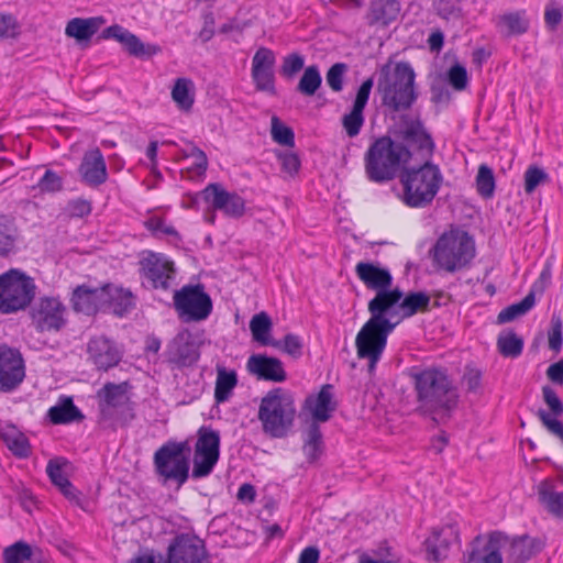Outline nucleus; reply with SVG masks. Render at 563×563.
Wrapping results in <instances>:
<instances>
[{"mask_svg": "<svg viewBox=\"0 0 563 563\" xmlns=\"http://www.w3.org/2000/svg\"><path fill=\"white\" fill-rule=\"evenodd\" d=\"M432 134L419 117L401 114L386 135L375 139L364 154L367 179L386 184L418 157H432L435 152Z\"/></svg>", "mask_w": 563, "mask_h": 563, "instance_id": "nucleus-1", "label": "nucleus"}, {"mask_svg": "<svg viewBox=\"0 0 563 563\" xmlns=\"http://www.w3.org/2000/svg\"><path fill=\"white\" fill-rule=\"evenodd\" d=\"M401 299L402 290L391 286L376 292L368 301L371 318L357 333L355 346L357 356L368 360L369 372L375 369L386 347L388 335L400 322Z\"/></svg>", "mask_w": 563, "mask_h": 563, "instance_id": "nucleus-2", "label": "nucleus"}, {"mask_svg": "<svg viewBox=\"0 0 563 563\" xmlns=\"http://www.w3.org/2000/svg\"><path fill=\"white\" fill-rule=\"evenodd\" d=\"M417 400V411L445 424L459 407L460 394L449 371L441 366L413 368L410 373Z\"/></svg>", "mask_w": 563, "mask_h": 563, "instance_id": "nucleus-3", "label": "nucleus"}, {"mask_svg": "<svg viewBox=\"0 0 563 563\" xmlns=\"http://www.w3.org/2000/svg\"><path fill=\"white\" fill-rule=\"evenodd\" d=\"M543 543L528 534L510 538L505 532L493 531L477 536L463 554V563H503L501 552L512 563H526L541 552Z\"/></svg>", "mask_w": 563, "mask_h": 563, "instance_id": "nucleus-4", "label": "nucleus"}, {"mask_svg": "<svg viewBox=\"0 0 563 563\" xmlns=\"http://www.w3.org/2000/svg\"><path fill=\"white\" fill-rule=\"evenodd\" d=\"M432 157H418V166H408L399 174L401 190L397 198L408 208L424 209L430 207L439 194L444 176Z\"/></svg>", "mask_w": 563, "mask_h": 563, "instance_id": "nucleus-5", "label": "nucleus"}, {"mask_svg": "<svg viewBox=\"0 0 563 563\" xmlns=\"http://www.w3.org/2000/svg\"><path fill=\"white\" fill-rule=\"evenodd\" d=\"M415 80V70L408 62H398L393 69L384 65L377 81L382 104L390 112L409 110L418 99Z\"/></svg>", "mask_w": 563, "mask_h": 563, "instance_id": "nucleus-6", "label": "nucleus"}, {"mask_svg": "<svg viewBox=\"0 0 563 563\" xmlns=\"http://www.w3.org/2000/svg\"><path fill=\"white\" fill-rule=\"evenodd\" d=\"M296 407L291 394L282 387L271 389L261 400L257 418L265 434L283 439L294 426Z\"/></svg>", "mask_w": 563, "mask_h": 563, "instance_id": "nucleus-7", "label": "nucleus"}, {"mask_svg": "<svg viewBox=\"0 0 563 563\" xmlns=\"http://www.w3.org/2000/svg\"><path fill=\"white\" fill-rule=\"evenodd\" d=\"M191 448L187 440H168L153 456L154 471L163 485L176 484L180 488L187 483L190 473Z\"/></svg>", "mask_w": 563, "mask_h": 563, "instance_id": "nucleus-8", "label": "nucleus"}, {"mask_svg": "<svg viewBox=\"0 0 563 563\" xmlns=\"http://www.w3.org/2000/svg\"><path fill=\"white\" fill-rule=\"evenodd\" d=\"M433 262L442 269L454 273L467 266L475 256V246L467 232L443 233L432 249Z\"/></svg>", "mask_w": 563, "mask_h": 563, "instance_id": "nucleus-9", "label": "nucleus"}, {"mask_svg": "<svg viewBox=\"0 0 563 563\" xmlns=\"http://www.w3.org/2000/svg\"><path fill=\"white\" fill-rule=\"evenodd\" d=\"M34 280L19 269L0 275V312L13 313L25 309L35 296Z\"/></svg>", "mask_w": 563, "mask_h": 563, "instance_id": "nucleus-10", "label": "nucleus"}, {"mask_svg": "<svg viewBox=\"0 0 563 563\" xmlns=\"http://www.w3.org/2000/svg\"><path fill=\"white\" fill-rule=\"evenodd\" d=\"M173 305L178 319L187 323L208 319L213 308L212 299L202 284H189L175 290Z\"/></svg>", "mask_w": 563, "mask_h": 563, "instance_id": "nucleus-11", "label": "nucleus"}, {"mask_svg": "<svg viewBox=\"0 0 563 563\" xmlns=\"http://www.w3.org/2000/svg\"><path fill=\"white\" fill-rule=\"evenodd\" d=\"M220 432L211 427L201 426L197 431V441L192 460L191 477H208L220 459Z\"/></svg>", "mask_w": 563, "mask_h": 563, "instance_id": "nucleus-12", "label": "nucleus"}, {"mask_svg": "<svg viewBox=\"0 0 563 563\" xmlns=\"http://www.w3.org/2000/svg\"><path fill=\"white\" fill-rule=\"evenodd\" d=\"M140 275L153 289L168 290L176 277L175 263L164 253L147 251L140 262Z\"/></svg>", "mask_w": 563, "mask_h": 563, "instance_id": "nucleus-13", "label": "nucleus"}, {"mask_svg": "<svg viewBox=\"0 0 563 563\" xmlns=\"http://www.w3.org/2000/svg\"><path fill=\"white\" fill-rule=\"evenodd\" d=\"M166 563H210L206 543L192 533L176 534L166 553Z\"/></svg>", "mask_w": 563, "mask_h": 563, "instance_id": "nucleus-14", "label": "nucleus"}, {"mask_svg": "<svg viewBox=\"0 0 563 563\" xmlns=\"http://www.w3.org/2000/svg\"><path fill=\"white\" fill-rule=\"evenodd\" d=\"M25 378V362L16 347L0 344V393H12Z\"/></svg>", "mask_w": 563, "mask_h": 563, "instance_id": "nucleus-15", "label": "nucleus"}, {"mask_svg": "<svg viewBox=\"0 0 563 563\" xmlns=\"http://www.w3.org/2000/svg\"><path fill=\"white\" fill-rule=\"evenodd\" d=\"M199 195L213 210L229 218L238 219L245 213V200L239 194L225 190L221 184H209Z\"/></svg>", "mask_w": 563, "mask_h": 563, "instance_id": "nucleus-16", "label": "nucleus"}, {"mask_svg": "<svg viewBox=\"0 0 563 563\" xmlns=\"http://www.w3.org/2000/svg\"><path fill=\"white\" fill-rule=\"evenodd\" d=\"M166 362L173 369L192 367L200 358L198 344L188 331L178 333L167 345Z\"/></svg>", "mask_w": 563, "mask_h": 563, "instance_id": "nucleus-17", "label": "nucleus"}, {"mask_svg": "<svg viewBox=\"0 0 563 563\" xmlns=\"http://www.w3.org/2000/svg\"><path fill=\"white\" fill-rule=\"evenodd\" d=\"M276 64L275 53L267 47H260L252 58L251 77L257 91L267 92L271 96L277 93L275 87Z\"/></svg>", "mask_w": 563, "mask_h": 563, "instance_id": "nucleus-18", "label": "nucleus"}, {"mask_svg": "<svg viewBox=\"0 0 563 563\" xmlns=\"http://www.w3.org/2000/svg\"><path fill=\"white\" fill-rule=\"evenodd\" d=\"M109 296L108 283L96 288L79 285L73 290L70 302L76 312H81L86 316H95L99 311L108 310Z\"/></svg>", "mask_w": 563, "mask_h": 563, "instance_id": "nucleus-19", "label": "nucleus"}, {"mask_svg": "<svg viewBox=\"0 0 563 563\" xmlns=\"http://www.w3.org/2000/svg\"><path fill=\"white\" fill-rule=\"evenodd\" d=\"M65 306L53 297L41 298L33 309V321L41 331H59L66 323Z\"/></svg>", "mask_w": 563, "mask_h": 563, "instance_id": "nucleus-20", "label": "nucleus"}, {"mask_svg": "<svg viewBox=\"0 0 563 563\" xmlns=\"http://www.w3.org/2000/svg\"><path fill=\"white\" fill-rule=\"evenodd\" d=\"M373 86V77L365 79L356 91L351 110L342 117V126L349 137L357 136L364 125V110L368 103Z\"/></svg>", "mask_w": 563, "mask_h": 563, "instance_id": "nucleus-21", "label": "nucleus"}, {"mask_svg": "<svg viewBox=\"0 0 563 563\" xmlns=\"http://www.w3.org/2000/svg\"><path fill=\"white\" fill-rule=\"evenodd\" d=\"M101 36L118 41L131 56L141 59H148L161 51L159 46L143 43L140 37L119 24L104 29Z\"/></svg>", "mask_w": 563, "mask_h": 563, "instance_id": "nucleus-22", "label": "nucleus"}, {"mask_svg": "<svg viewBox=\"0 0 563 563\" xmlns=\"http://www.w3.org/2000/svg\"><path fill=\"white\" fill-rule=\"evenodd\" d=\"M88 360L99 369L108 371L119 364L122 353L114 341L106 336L90 339L87 345Z\"/></svg>", "mask_w": 563, "mask_h": 563, "instance_id": "nucleus-23", "label": "nucleus"}, {"mask_svg": "<svg viewBox=\"0 0 563 563\" xmlns=\"http://www.w3.org/2000/svg\"><path fill=\"white\" fill-rule=\"evenodd\" d=\"M246 369L258 380L283 383L287 379L283 362L266 354H252L247 358Z\"/></svg>", "mask_w": 563, "mask_h": 563, "instance_id": "nucleus-24", "label": "nucleus"}, {"mask_svg": "<svg viewBox=\"0 0 563 563\" xmlns=\"http://www.w3.org/2000/svg\"><path fill=\"white\" fill-rule=\"evenodd\" d=\"M78 173L81 181L90 188H98L107 181V165L99 147L85 153Z\"/></svg>", "mask_w": 563, "mask_h": 563, "instance_id": "nucleus-25", "label": "nucleus"}, {"mask_svg": "<svg viewBox=\"0 0 563 563\" xmlns=\"http://www.w3.org/2000/svg\"><path fill=\"white\" fill-rule=\"evenodd\" d=\"M355 274L367 289L374 290L375 292L390 288L394 283L389 269L375 262L357 263Z\"/></svg>", "mask_w": 563, "mask_h": 563, "instance_id": "nucleus-26", "label": "nucleus"}, {"mask_svg": "<svg viewBox=\"0 0 563 563\" xmlns=\"http://www.w3.org/2000/svg\"><path fill=\"white\" fill-rule=\"evenodd\" d=\"M457 541L459 530L455 525L434 529L432 536L424 541L428 559L434 562L446 559L451 545Z\"/></svg>", "mask_w": 563, "mask_h": 563, "instance_id": "nucleus-27", "label": "nucleus"}, {"mask_svg": "<svg viewBox=\"0 0 563 563\" xmlns=\"http://www.w3.org/2000/svg\"><path fill=\"white\" fill-rule=\"evenodd\" d=\"M400 10L398 0H372L366 14L367 24L386 27L397 20Z\"/></svg>", "mask_w": 563, "mask_h": 563, "instance_id": "nucleus-28", "label": "nucleus"}, {"mask_svg": "<svg viewBox=\"0 0 563 563\" xmlns=\"http://www.w3.org/2000/svg\"><path fill=\"white\" fill-rule=\"evenodd\" d=\"M333 386L325 384L321 387L319 394L306 399L307 407L311 410L312 421L327 422L336 410V401L333 399Z\"/></svg>", "mask_w": 563, "mask_h": 563, "instance_id": "nucleus-29", "label": "nucleus"}, {"mask_svg": "<svg viewBox=\"0 0 563 563\" xmlns=\"http://www.w3.org/2000/svg\"><path fill=\"white\" fill-rule=\"evenodd\" d=\"M134 419V402L99 409L98 423L104 429L117 430L119 427L129 426Z\"/></svg>", "mask_w": 563, "mask_h": 563, "instance_id": "nucleus-30", "label": "nucleus"}, {"mask_svg": "<svg viewBox=\"0 0 563 563\" xmlns=\"http://www.w3.org/2000/svg\"><path fill=\"white\" fill-rule=\"evenodd\" d=\"M494 21L498 32L506 37L522 35L530 27L526 10L505 12Z\"/></svg>", "mask_w": 563, "mask_h": 563, "instance_id": "nucleus-31", "label": "nucleus"}, {"mask_svg": "<svg viewBox=\"0 0 563 563\" xmlns=\"http://www.w3.org/2000/svg\"><path fill=\"white\" fill-rule=\"evenodd\" d=\"M302 452L309 464H314L324 452L323 434L320 424L311 421L302 431Z\"/></svg>", "mask_w": 563, "mask_h": 563, "instance_id": "nucleus-32", "label": "nucleus"}, {"mask_svg": "<svg viewBox=\"0 0 563 563\" xmlns=\"http://www.w3.org/2000/svg\"><path fill=\"white\" fill-rule=\"evenodd\" d=\"M538 500L551 515L563 519V489L556 490L552 481L545 479L538 485Z\"/></svg>", "mask_w": 563, "mask_h": 563, "instance_id": "nucleus-33", "label": "nucleus"}, {"mask_svg": "<svg viewBox=\"0 0 563 563\" xmlns=\"http://www.w3.org/2000/svg\"><path fill=\"white\" fill-rule=\"evenodd\" d=\"M106 23L103 16H93L88 19L74 18L67 22L65 34L78 42L89 41Z\"/></svg>", "mask_w": 563, "mask_h": 563, "instance_id": "nucleus-34", "label": "nucleus"}, {"mask_svg": "<svg viewBox=\"0 0 563 563\" xmlns=\"http://www.w3.org/2000/svg\"><path fill=\"white\" fill-rule=\"evenodd\" d=\"M0 439L11 453L18 459H26L31 455V444L27 437L9 424L0 429Z\"/></svg>", "mask_w": 563, "mask_h": 563, "instance_id": "nucleus-35", "label": "nucleus"}, {"mask_svg": "<svg viewBox=\"0 0 563 563\" xmlns=\"http://www.w3.org/2000/svg\"><path fill=\"white\" fill-rule=\"evenodd\" d=\"M129 383L123 382L120 384L107 383L101 389L98 390L99 398L98 408L106 407H120L121 405L133 402L126 395Z\"/></svg>", "mask_w": 563, "mask_h": 563, "instance_id": "nucleus-36", "label": "nucleus"}, {"mask_svg": "<svg viewBox=\"0 0 563 563\" xmlns=\"http://www.w3.org/2000/svg\"><path fill=\"white\" fill-rule=\"evenodd\" d=\"M217 379L214 386V400L217 404L228 401L238 385V374L234 369H227L223 365H217Z\"/></svg>", "mask_w": 563, "mask_h": 563, "instance_id": "nucleus-37", "label": "nucleus"}, {"mask_svg": "<svg viewBox=\"0 0 563 563\" xmlns=\"http://www.w3.org/2000/svg\"><path fill=\"white\" fill-rule=\"evenodd\" d=\"M47 417L53 424H67L84 418L70 397L62 398L57 405L51 407Z\"/></svg>", "mask_w": 563, "mask_h": 563, "instance_id": "nucleus-38", "label": "nucleus"}, {"mask_svg": "<svg viewBox=\"0 0 563 563\" xmlns=\"http://www.w3.org/2000/svg\"><path fill=\"white\" fill-rule=\"evenodd\" d=\"M108 310H112L114 314L122 317L134 308V297L129 289L108 283Z\"/></svg>", "mask_w": 563, "mask_h": 563, "instance_id": "nucleus-39", "label": "nucleus"}, {"mask_svg": "<svg viewBox=\"0 0 563 563\" xmlns=\"http://www.w3.org/2000/svg\"><path fill=\"white\" fill-rule=\"evenodd\" d=\"M430 296L424 291H409L402 294L400 300V321L410 318L418 312H424L429 310Z\"/></svg>", "mask_w": 563, "mask_h": 563, "instance_id": "nucleus-40", "label": "nucleus"}, {"mask_svg": "<svg viewBox=\"0 0 563 563\" xmlns=\"http://www.w3.org/2000/svg\"><path fill=\"white\" fill-rule=\"evenodd\" d=\"M272 328V319L264 311L254 314L250 321V330L253 340L264 346H271L275 340L271 336Z\"/></svg>", "mask_w": 563, "mask_h": 563, "instance_id": "nucleus-41", "label": "nucleus"}, {"mask_svg": "<svg viewBox=\"0 0 563 563\" xmlns=\"http://www.w3.org/2000/svg\"><path fill=\"white\" fill-rule=\"evenodd\" d=\"M172 98L180 110L189 111L195 101L194 82L188 78H177L172 89Z\"/></svg>", "mask_w": 563, "mask_h": 563, "instance_id": "nucleus-42", "label": "nucleus"}, {"mask_svg": "<svg viewBox=\"0 0 563 563\" xmlns=\"http://www.w3.org/2000/svg\"><path fill=\"white\" fill-rule=\"evenodd\" d=\"M322 85V77L317 65L305 68L302 76L296 87L297 92L306 97H312Z\"/></svg>", "mask_w": 563, "mask_h": 563, "instance_id": "nucleus-43", "label": "nucleus"}, {"mask_svg": "<svg viewBox=\"0 0 563 563\" xmlns=\"http://www.w3.org/2000/svg\"><path fill=\"white\" fill-rule=\"evenodd\" d=\"M536 303L534 292L530 291L521 301L512 303L504 308L497 316L499 324L514 321L515 319L526 314Z\"/></svg>", "mask_w": 563, "mask_h": 563, "instance_id": "nucleus-44", "label": "nucleus"}, {"mask_svg": "<svg viewBox=\"0 0 563 563\" xmlns=\"http://www.w3.org/2000/svg\"><path fill=\"white\" fill-rule=\"evenodd\" d=\"M497 347L503 356L516 358L522 353L523 340L512 330L501 332L497 339Z\"/></svg>", "mask_w": 563, "mask_h": 563, "instance_id": "nucleus-45", "label": "nucleus"}, {"mask_svg": "<svg viewBox=\"0 0 563 563\" xmlns=\"http://www.w3.org/2000/svg\"><path fill=\"white\" fill-rule=\"evenodd\" d=\"M477 194L483 199H492L495 195L496 181L493 169L486 164L478 167L475 178Z\"/></svg>", "mask_w": 563, "mask_h": 563, "instance_id": "nucleus-46", "label": "nucleus"}, {"mask_svg": "<svg viewBox=\"0 0 563 563\" xmlns=\"http://www.w3.org/2000/svg\"><path fill=\"white\" fill-rule=\"evenodd\" d=\"M16 240V229L7 217H0V256L5 257L13 252Z\"/></svg>", "mask_w": 563, "mask_h": 563, "instance_id": "nucleus-47", "label": "nucleus"}, {"mask_svg": "<svg viewBox=\"0 0 563 563\" xmlns=\"http://www.w3.org/2000/svg\"><path fill=\"white\" fill-rule=\"evenodd\" d=\"M271 346L290 355L294 358L301 357L303 350L301 338L294 333H287L283 340H274Z\"/></svg>", "mask_w": 563, "mask_h": 563, "instance_id": "nucleus-48", "label": "nucleus"}, {"mask_svg": "<svg viewBox=\"0 0 563 563\" xmlns=\"http://www.w3.org/2000/svg\"><path fill=\"white\" fill-rule=\"evenodd\" d=\"M32 548L24 541H18L3 550L4 563H23L32 556Z\"/></svg>", "mask_w": 563, "mask_h": 563, "instance_id": "nucleus-49", "label": "nucleus"}, {"mask_svg": "<svg viewBox=\"0 0 563 563\" xmlns=\"http://www.w3.org/2000/svg\"><path fill=\"white\" fill-rule=\"evenodd\" d=\"M67 460L63 457H55L48 461L46 465V473L49 477L51 482L58 487V489L62 486L69 487L70 481L67 478V476L64 473V466L67 465Z\"/></svg>", "mask_w": 563, "mask_h": 563, "instance_id": "nucleus-50", "label": "nucleus"}, {"mask_svg": "<svg viewBox=\"0 0 563 563\" xmlns=\"http://www.w3.org/2000/svg\"><path fill=\"white\" fill-rule=\"evenodd\" d=\"M273 140L284 146H295V133L291 128L285 125L278 117L272 118L271 129Z\"/></svg>", "mask_w": 563, "mask_h": 563, "instance_id": "nucleus-51", "label": "nucleus"}, {"mask_svg": "<svg viewBox=\"0 0 563 563\" xmlns=\"http://www.w3.org/2000/svg\"><path fill=\"white\" fill-rule=\"evenodd\" d=\"M144 227L152 233L153 236L161 239L163 235H169L180 240L177 230L169 224H166L164 219L159 217H151L144 222Z\"/></svg>", "mask_w": 563, "mask_h": 563, "instance_id": "nucleus-52", "label": "nucleus"}, {"mask_svg": "<svg viewBox=\"0 0 563 563\" xmlns=\"http://www.w3.org/2000/svg\"><path fill=\"white\" fill-rule=\"evenodd\" d=\"M63 187V178L58 176L54 170L46 169L34 188H37L42 194H56L62 191Z\"/></svg>", "mask_w": 563, "mask_h": 563, "instance_id": "nucleus-53", "label": "nucleus"}, {"mask_svg": "<svg viewBox=\"0 0 563 563\" xmlns=\"http://www.w3.org/2000/svg\"><path fill=\"white\" fill-rule=\"evenodd\" d=\"M305 66V57L299 53H291L283 58L279 73L286 79L294 78Z\"/></svg>", "mask_w": 563, "mask_h": 563, "instance_id": "nucleus-54", "label": "nucleus"}, {"mask_svg": "<svg viewBox=\"0 0 563 563\" xmlns=\"http://www.w3.org/2000/svg\"><path fill=\"white\" fill-rule=\"evenodd\" d=\"M525 191L531 194L536 188L549 180V175L540 167L531 165L525 172Z\"/></svg>", "mask_w": 563, "mask_h": 563, "instance_id": "nucleus-55", "label": "nucleus"}, {"mask_svg": "<svg viewBox=\"0 0 563 563\" xmlns=\"http://www.w3.org/2000/svg\"><path fill=\"white\" fill-rule=\"evenodd\" d=\"M276 156L283 172L287 173L289 176L298 174L301 167V161L298 154L290 151H277Z\"/></svg>", "mask_w": 563, "mask_h": 563, "instance_id": "nucleus-56", "label": "nucleus"}, {"mask_svg": "<svg viewBox=\"0 0 563 563\" xmlns=\"http://www.w3.org/2000/svg\"><path fill=\"white\" fill-rule=\"evenodd\" d=\"M346 71L345 63H335L328 69L325 80L333 91L340 92L343 89V78Z\"/></svg>", "mask_w": 563, "mask_h": 563, "instance_id": "nucleus-57", "label": "nucleus"}, {"mask_svg": "<svg viewBox=\"0 0 563 563\" xmlns=\"http://www.w3.org/2000/svg\"><path fill=\"white\" fill-rule=\"evenodd\" d=\"M446 78L449 84L457 91L465 89L468 82L467 70L459 63L450 67Z\"/></svg>", "mask_w": 563, "mask_h": 563, "instance_id": "nucleus-58", "label": "nucleus"}, {"mask_svg": "<svg viewBox=\"0 0 563 563\" xmlns=\"http://www.w3.org/2000/svg\"><path fill=\"white\" fill-rule=\"evenodd\" d=\"M20 34V24L11 13L0 12V38H15Z\"/></svg>", "mask_w": 563, "mask_h": 563, "instance_id": "nucleus-59", "label": "nucleus"}, {"mask_svg": "<svg viewBox=\"0 0 563 563\" xmlns=\"http://www.w3.org/2000/svg\"><path fill=\"white\" fill-rule=\"evenodd\" d=\"M483 372L473 366H465L462 382L466 385L468 393L477 394L482 387Z\"/></svg>", "mask_w": 563, "mask_h": 563, "instance_id": "nucleus-60", "label": "nucleus"}, {"mask_svg": "<svg viewBox=\"0 0 563 563\" xmlns=\"http://www.w3.org/2000/svg\"><path fill=\"white\" fill-rule=\"evenodd\" d=\"M562 320L559 316L553 314L551 318V328L548 332L549 347L555 352H559L562 347Z\"/></svg>", "mask_w": 563, "mask_h": 563, "instance_id": "nucleus-61", "label": "nucleus"}, {"mask_svg": "<svg viewBox=\"0 0 563 563\" xmlns=\"http://www.w3.org/2000/svg\"><path fill=\"white\" fill-rule=\"evenodd\" d=\"M542 396L554 417H559L563 413V402L551 386L545 385L542 387Z\"/></svg>", "mask_w": 563, "mask_h": 563, "instance_id": "nucleus-62", "label": "nucleus"}, {"mask_svg": "<svg viewBox=\"0 0 563 563\" xmlns=\"http://www.w3.org/2000/svg\"><path fill=\"white\" fill-rule=\"evenodd\" d=\"M538 416L543 426L563 442V422L556 418H552L551 415L543 409L539 410Z\"/></svg>", "mask_w": 563, "mask_h": 563, "instance_id": "nucleus-63", "label": "nucleus"}, {"mask_svg": "<svg viewBox=\"0 0 563 563\" xmlns=\"http://www.w3.org/2000/svg\"><path fill=\"white\" fill-rule=\"evenodd\" d=\"M67 210L70 217L84 218L91 213V202L86 199H74L67 205Z\"/></svg>", "mask_w": 563, "mask_h": 563, "instance_id": "nucleus-64", "label": "nucleus"}]
</instances>
